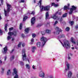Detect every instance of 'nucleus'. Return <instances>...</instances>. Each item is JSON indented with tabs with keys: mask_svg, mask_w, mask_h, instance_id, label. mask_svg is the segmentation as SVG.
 <instances>
[{
	"mask_svg": "<svg viewBox=\"0 0 78 78\" xmlns=\"http://www.w3.org/2000/svg\"><path fill=\"white\" fill-rule=\"evenodd\" d=\"M6 57H5L4 58V59H5V61H6Z\"/></svg>",
	"mask_w": 78,
	"mask_h": 78,
	"instance_id": "603ef678",
	"label": "nucleus"
},
{
	"mask_svg": "<svg viewBox=\"0 0 78 78\" xmlns=\"http://www.w3.org/2000/svg\"><path fill=\"white\" fill-rule=\"evenodd\" d=\"M71 42L73 43V44H76V42L75 41L73 40V38L72 37L71 38Z\"/></svg>",
	"mask_w": 78,
	"mask_h": 78,
	"instance_id": "2eb2a0df",
	"label": "nucleus"
},
{
	"mask_svg": "<svg viewBox=\"0 0 78 78\" xmlns=\"http://www.w3.org/2000/svg\"><path fill=\"white\" fill-rule=\"evenodd\" d=\"M69 9V7L65 6L64 7V9Z\"/></svg>",
	"mask_w": 78,
	"mask_h": 78,
	"instance_id": "c85d7f7f",
	"label": "nucleus"
},
{
	"mask_svg": "<svg viewBox=\"0 0 78 78\" xmlns=\"http://www.w3.org/2000/svg\"><path fill=\"white\" fill-rule=\"evenodd\" d=\"M11 73L10 70H9L7 72V75H11Z\"/></svg>",
	"mask_w": 78,
	"mask_h": 78,
	"instance_id": "5701e85b",
	"label": "nucleus"
},
{
	"mask_svg": "<svg viewBox=\"0 0 78 78\" xmlns=\"http://www.w3.org/2000/svg\"><path fill=\"white\" fill-rule=\"evenodd\" d=\"M44 75H45V74H44V73L42 71L40 72L39 74V76L42 77V78H44Z\"/></svg>",
	"mask_w": 78,
	"mask_h": 78,
	"instance_id": "9b49d317",
	"label": "nucleus"
},
{
	"mask_svg": "<svg viewBox=\"0 0 78 78\" xmlns=\"http://www.w3.org/2000/svg\"><path fill=\"white\" fill-rule=\"evenodd\" d=\"M22 24L21 23L20 26V30H22Z\"/></svg>",
	"mask_w": 78,
	"mask_h": 78,
	"instance_id": "bb28decb",
	"label": "nucleus"
},
{
	"mask_svg": "<svg viewBox=\"0 0 78 78\" xmlns=\"http://www.w3.org/2000/svg\"><path fill=\"white\" fill-rule=\"evenodd\" d=\"M36 34H32L33 37H36Z\"/></svg>",
	"mask_w": 78,
	"mask_h": 78,
	"instance_id": "72a5a7b5",
	"label": "nucleus"
},
{
	"mask_svg": "<svg viewBox=\"0 0 78 78\" xmlns=\"http://www.w3.org/2000/svg\"><path fill=\"white\" fill-rule=\"evenodd\" d=\"M76 29H77V28H78V25H77V26H76Z\"/></svg>",
	"mask_w": 78,
	"mask_h": 78,
	"instance_id": "3c124183",
	"label": "nucleus"
},
{
	"mask_svg": "<svg viewBox=\"0 0 78 78\" xmlns=\"http://www.w3.org/2000/svg\"><path fill=\"white\" fill-rule=\"evenodd\" d=\"M72 73L71 71H69L68 74V77H70L72 76Z\"/></svg>",
	"mask_w": 78,
	"mask_h": 78,
	"instance_id": "dca6fc26",
	"label": "nucleus"
},
{
	"mask_svg": "<svg viewBox=\"0 0 78 78\" xmlns=\"http://www.w3.org/2000/svg\"><path fill=\"white\" fill-rule=\"evenodd\" d=\"M68 59L69 60H71V57L69 56H68Z\"/></svg>",
	"mask_w": 78,
	"mask_h": 78,
	"instance_id": "c03bdc74",
	"label": "nucleus"
},
{
	"mask_svg": "<svg viewBox=\"0 0 78 78\" xmlns=\"http://www.w3.org/2000/svg\"><path fill=\"white\" fill-rule=\"evenodd\" d=\"M62 37H64V35L62 34L61 36H60L59 38H62Z\"/></svg>",
	"mask_w": 78,
	"mask_h": 78,
	"instance_id": "7c9ffc66",
	"label": "nucleus"
},
{
	"mask_svg": "<svg viewBox=\"0 0 78 78\" xmlns=\"http://www.w3.org/2000/svg\"><path fill=\"white\" fill-rule=\"evenodd\" d=\"M65 63H66V66L67 67L68 69H69V66H70V65L66 62Z\"/></svg>",
	"mask_w": 78,
	"mask_h": 78,
	"instance_id": "aec40b11",
	"label": "nucleus"
},
{
	"mask_svg": "<svg viewBox=\"0 0 78 78\" xmlns=\"http://www.w3.org/2000/svg\"><path fill=\"white\" fill-rule=\"evenodd\" d=\"M72 56V54H69V56Z\"/></svg>",
	"mask_w": 78,
	"mask_h": 78,
	"instance_id": "de8ad7c7",
	"label": "nucleus"
},
{
	"mask_svg": "<svg viewBox=\"0 0 78 78\" xmlns=\"http://www.w3.org/2000/svg\"><path fill=\"white\" fill-rule=\"evenodd\" d=\"M72 8H71L70 9V12H69V14H72L73 10H75L76 9V7H75V6L73 5L72 6Z\"/></svg>",
	"mask_w": 78,
	"mask_h": 78,
	"instance_id": "9d476101",
	"label": "nucleus"
},
{
	"mask_svg": "<svg viewBox=\"0 0 78 78\" xmlns=\"http://www.w3.org/2000/svg\"><path fill=\"white\" fill-rule=\"evenodd\" d=\"M4 51H2L3 53H6L8 51V48L7 47H5L3 48Z\"/></svg>",
	"mask_w": 78,
	"mask_h": 78,
	"instance_id": "ddd939ff",
	"label": "nucleus"
},
{
	"mask_svg": "<svg viewBox=\"0 0 78 78\" xmlns=\"http://www.w3.org/2000/svg\"><path fill=\"white\" fill-rule=\"evenodd\" d=\"M0 6H1V4H0Z\"/></svg>",
	"mask_w": 78,
	"mask_h": 78,
	"instance_id": "338daca9",
	"label": "nucleus"
},
{
	"mask_svg": "<svg viewBox=\"0 0 78 78\" xmlns=\"http://www.w3.org/2000/svg\"><path fill=\"white\" fill-rule=\"evenodd\" d=\"M0 64H2V61L1 60H0Z\"/></svg>",
	"mask_w": 78,
	"mask_h": 78,
	"instance_id": "8fccbe9b",
	"label": "nucleus"
},
{
	"mask_svg": "<svg viewBox=\"0 0 78 78\" xmlns=\"http://www.w3.org/2000/svg\"><path fill=\"white\" fill-rule=\"evenodd\" d=\"M69 23L71 24V25H73V24L74 23V22H73V21H70L69 22Z\"/></svg>",
	"mask_w": 78,
	"mask_h": 78,
	"instance_id": "393cba45",
	"label": "nucleus"
},
{
	"mask_svg": "<svg viewBox=\"0 0 78 78\" xmlns=\"http://www.w3.org/2000/svg\"><path fill=\"white\" fill-rule=\"evenodd\" d=\"M33 42H34V39L32 38L31 39V42L30 43V44H33Z\"/></svg>",
	"mask_w": 78,
	"mask_h": 78,
	"instance_id": "cd10ccee",
	"label": "nucleus"
},
{
	"mask_svg": "<svg viewBox=\"0 0 78 78\" xmlns=\"http://www.w3.org/2000/svg\"><path fill=\"white\" fill-rule=\"evenodd\" d=\"M13 73H12V75H16L14 77V78H19V75H17V73L18 72V70L16 68H14Z\"/></svg>",
	"mask_w": 78,
	"mask_h": 78,
	"instance_id": "39448f33",
	"label": "nucleus"
},
{
	"mask_svg": "<svg viewBox=\"0 0 78 78\" xmlns=\"http://www.w3.org/2000/svg\"><path fill=\"white\" fill-rule=\"evenodd\" d=\"M22 45L23 47H24V46H25V44L24 43H23V44H22Z\"/></svg>",
	"mask_w": 78,
	"mask_h": 78,
	"instance_id": "09e8293b",
	"label": "nucleus"
},
{
	"mask_svg": "<svg viewBox=\"0 0 78 78\" xmlns=\"http://www.w3.org/2000/svg\"><path fill=\"white\" fill-rule=\"evenodd\" d=\"M2 31L0 30V35H2Z\"/></svg>",
	"mask_w": 78,
	"mask_h": 78,
	"instance_id": "a18cd8bd",
	"label": "nucleus"
},
{
	"mask_svg": "<svg viewBox=\"0 0 78 78\" xmlns=\"http://www.w3.org/2000/svg\"><path fill=\"white\" fill-rule=\"evenodd\" d=\"M14 56H13L11 58V59L12 60V59H14Z\"/></svg>",
	"mask_w": 78,
	"mask_h": 78,
	"instance_id": "79ce46f5",
	"label": "nucleus"
},
{
	"mask_svg": "<svg viewBox=\"0 0 78 78\" xmlns=\"http://www.w3.org/2000/svg\"><path fill=\"white\" fill-rule=\"evenodd\" d=\"M58 6H59V5L55 4L54 7H58Z\"/></svg>",
	"mask_w": 78,
	"mask_h": 78,
	"instance_id": "58836bf2",
	"label": "nucleus"
},
{
	"mask_svg": "<svg viewBox=\"0 0 78 78\" xmlns=\"http://www.w3.org/2000/svg\"><path fill=\"white\" fill-rule=\"evenodd\" d=\"M35 14V12H32L31 13V14H33V15H34Z\"/></svg>",
	"mask_w": 78,
	"mask_h": 78,
	"instance_id": "37998d69",
	"label": "nucleus"
},
{
	"mask_svg": "<svg viewBox=\"0 0 78 78\" xmlns=\"http://www.w3.org/2000/svg\"><path fill=\"white\" fill-rule=\"evenodd\" d=\"M27 19V16H24V18H23V21H25Z\"/></svg>",
	"mask_w": 78,
	"mask_h": 78,
	"instance_id": "a878e982",
	"label": "nucleus"
},
{
	"mask_svg": "<svg viewBox=\"0 0 78 78\" xmlns=\"http://www.w3.org/2000/svg\"><path fill=\"white\" fill-rule=\"evenodd\" d=\"M47 40V38L44 37H41V41H43L42 44L41 45V47H43V46L45 45V44L46 43Z\"/></svg>",
	"mask_w": 78,
	"mask_h": 78,
	"instance_id": "423d86ee",
	"label": "nucleus"
},
{
	"mask_svg": "<svg viewBox=\"0 0 78 78\" xmlns=\"http://www.w3.org/2000/svg\"><path fill=\"white\" fill-rule=\"evenodd\" d=\"M55 5V3H52V6H54Z\"/></svg>",
	"mask_w": 78,
	"mask_h": 78,
	"instance_id": "49530a36",
	"label": "nucleus"
},
{
	"mask_svg": "<svg viewBox=\"0 0 78 78\" xmlns=\"http://www.w3.org/2000/svg\"><path fill=\"white\" fill-rule=\"evenodd\" d=\"M41 34H42V35H44V34H45V32H44L43 31H42L41 32Z\"/></svg>",
	"mask_w": 78,
	"mask_h": 78,
	"instance_id": "e433bc0d",
	"label": "nucleus"
},
{
	"mask_svg": "<svg viewBox=\"0 0 78 78\" xmlns=\"http://www.w3.org/2000/svg\"><path fill=\"white\" fill-rule=\"evenodd\" d=\"M22 63H23V62H20V63H21V64H22Z\"/></svg>",
	"mask_w": 78,
	"mask_h": 78,
	"instance_id": "680f3d73",
	"label": "nucleus"
},
{
	"mask_svg": "<svg viewBox=\"0 0 78 78\" xmlns=\"http://www.w3.org/2000/svg\"><path fill=\"white\" fill-rule=\"evenodd\" d=\"M35 18L33 17L31 20V23H32V25H33V24H34V23H35Z\"/></svg>",
	"mask_w": 78,
	"mask_h": 78,
	"instance_id": "f8f14e48",
	"label": "nucleus"
},
{
	"mask_svg": "<svg viewBox=\"0 0 78 78\" xmlns=\"http://www.w3.org/2000/svg\"><path fill=\"white\" fill-rule=\"evenodd\" d=\"M75 48H76V49H78V48L76 47H75Z\"/></svg>",
	"mask_w": 78,
	"mask_h": 78,
	"instance_id": "e2e57ef3",
	"label": "nucleus"
},
{
	"mask_svg": "<svg viewBox=\"0 0 78 78\" xmlns=\"http://www.w3.org/2000/svg\"><path fill=\"white\" fill-rule=\"evenodd\" d=\"M77 77L78 78V74H77Z\"/></svg>",
	"mask_w": 78,
	"mask_h": 78,
	"instance_id": "052dcab7",
	"label": "nucleus"
},
{
	"mask_svg": "<svg viewBox=\"0 0 78 78\" xmlns=\"http://www.w3.org/2000/svg\"><path fill=\"white\" fill-rule=\"evenodd\" d=\"M32 68L33 69H34V70H35V69H36V66L34 65L32 66Z\"/></svg>",
	"mask_w": 78,
	"mask_h": 78,
	"instance_id": "f704fd0d",
	"label": "nucleus"
},
{
	"mask_svg": "<svg viewBox=\"0 0 78 78\" xmlns=\"http://www.w3.org/2000/svg\"><path fill=\"white\" fill-rule=\"evenodd\" d=\"M25 2V0H21L20 1L21 3H24Z\"/></svg>",
	"mask_w": 78,
	"mask_h": 78,
	"instance_id": "a19ab883",
	"label": "nucleus"
},
{
	"mask_svg": "<svg viewBox=\"0 0 78 78\" xmlns=\"http://www.w3.org/2000/svg\"><path fill=\"white\" fill-rule=\"evenodd\" d=\"M48 16H49L48 14V12H46V19H48Z\"/></svg>",
	"mask_w": 78,
	"mask_h": 78,
	"instance_id": "6ab92c4d",
	"label": "nucleus"
},
{
	"mask_svg": "<svg viewBox=\"0 0 78 78\" xmlns=\"http://www.w3.org/2000/svg\"><path fill=\"white\" fill-rule=\"evenodd\" d=\"M57 0V2H58V1H59V0Z\"/></svg>",
	"mask_w": 78,
	"mask_h": 78,
	"instance_id": "69168bd1",
	"label": "nucleus"
},
{
	"mask_svg": "<svg viewBox=\"0 0 78 78\" xmlns=\"http://www.w3.org/2000/svg\"><path fill=\"white\" fill-rule=\"evenodd\" d=\"M67 13H66L65 14H63L62 16L63 17H66L67 16Z\"/></svg>",
	"mask_w": 78,
	"mask_h": 78,
	"instance_id": "c756f323",
	"label": "nucleus"
},
{
	"mask_svg": "<svg viewBox=\"0 0 78 78\" xmlns=\"http://www.w3.org/2000/svg\"><path fill=\"white\" fill-rule=\"evenodd\" d=\"M22 59L23 61H28L29 63H30V59L27 58L26 57H27V55H26V54L25 53V49H23L22 51Z\"/></svg>",
	"mask_w": 78,
	"mask_h": 78,
	"instance_id": "f03ea898",
	"label": "nucleus"
},
{
	"mask_svg": "<svg viewBox=\"0 0 78 78\" xmlns=\"http://www.w3.org/2000/svg\"><path fill=\"white\" fill-rule=\"evenodd\" d=\"M51 32V31L50 30H46V33H50Z\"/></svg>",
	"mask_w": 78,
	"mask_h": 78,
	"instance_id": "412c9836",
	"label": "nucleus"
},
{
	"mask_svg": "<svg viewBox=\"0 0 78 78\" xmlns=\"http://www.w3.org/2000/svg\"><path fill=\"white\" fill-rule=\"evenodd\" d=\"M29 30H30V28H27L25 29V33L27 34V33H28V31H29Z\"/></svg>",
	"mask_w": 78,
	"mask_h": 78,
	"instance_id": "f3484780",
	"label": "nucleus"
},
{
	"mask_svg": "<svg viewBox=\"0 0 78 78\" xmlns=\"http://www.w3.org/2000/svg\"><path fill=\"white\" fill-rule=\"evenodd\" d=\"M2 19V17H1V15H0V20Z\"/></svg>",
	"mask_w": 78,
	"mask_h": 78,
	"instance_id": "6e6d98bb",
	"label": "nucleus"
},
{
	"mask_svg": "<svg viewBox=\"0 0 78 78\" xmlns=\"http://www.w3.org/2000/svg\"><path fill=\"white\" fill-rule=\"evenodd\" d=\"M9 36H8L7 37V39L8 40H10L11 39V35H14V36H16V31H15L14 33L11 32H9L8 33Z\"/></svg>",
	"mask_w": 78,
	"mask_h": 78,
	"instance_id": "0eeeda50",
	"label": "nucleus"
},
{
	"mask_svg": "<svg viewBox=\"0 0 78 78\" xmlns=\"http://www.w3.org/2000/svg\"><path fill=\"white\" fill-rule=\"evenodd\" d=\"M22 37H24V35L22 34Z\"/></svg>",
	"mask_w": 78,
	"mask_h": 78,
	"instance_id": "4d7b16f0",
	"label": "nucleus"
},
{
	"mask_svg": "<svg viewBox=\"0 0 78 78\" xmlns=\"http://www.w3.org/2000/svg\"><path fill=\"white\" fill-rule=\"evenodd\" d=\"M41 25H38L37 26V27H41Z\"/></svg>",
	"mask_w": 78,
	"mask_h": 78,
	"instance_id": "5fc2aeb1",
	"label": "nucleus"
},
{
	"mask_svg": "<svg viewBox=\"0 0 78 78\" xmlns=\"http://www.w3.org/2000/svg\"><path fill=\"white\" fill-rule=\"evenodd\" d=\"M71 48H72V49L73 50V49H74V48L73 47Z\"/></svg>",
	"mask_w": 78,
	"mask_h": 78,
	"instance_id": "864d4df0",
	"label": "nucleus"
},
{
	"mask_svg": "<svg viewBox=\"0 0 78 78\" xmlns=\"http://www.w3.org/2000/svg\"><path fill=\"white\" fill-rule=\"evenodd\" d=\"M7 27H8V24H5V29L6 31H7Z\"/></svg>",
	"mask_w": 78,
	"mask_h": 78,
	"instance_id": "b1692460",
	"label": "nucleus"
},
{
	"mask_svg": "<svg viewBox=\"0 0 78 78\" xmlns=\"http://www.w3.org/2000/svg\"><path fill=\"white\" fill-rule=\"evenodd\" d=\"M21 44H22V42H20L19 44L18 45V47H20V46H21Z\"/></svg>",
	"mask_w": 78,
	"mask_h": 78,
	"instance_id": "2f4dec72",
	"label": "nucleus"
},
{
	"mask_svg": "<svg viewBox=\"0 0 78 78\" xmlns=\"http://www.w3.org/2000/svg\"><path fill=\"white\" fill-rule=\"evenodd\" d=\"M68 7H69V6H70V4H68Z\"/></svg>",
	"mask_w": 78,
	"mask_h": 78,
	"instance_id": "bf43d9fd",
	"label": "nucleus"
},
{
	"mask_svg": "<svg viewBox=\"0 0 78 78\" xmlns=\"http://www.w3.org/2000/svg\"><path fill=\"white\" fill-rule=\"evenodd\" d=\"M55 32H54V34H59V32H61L62 30L60 29L58 27H56L55 28Z\"/></svg>",
	"mask_w": 78,
	"mask_h": 78,
	"instance_id": "6e6552de",
	"label": "nucleus"
},
{
	"mask_svg": "<svg viewBox=\"0 0 78 78\" xmlns=\"http://www.w3.org/2000/svg\"><path fill=\"white\" fill-rule=\"evenodd\" d=\"M62 44V45L63 47L66 48H69L70 47V45L69 42V41L67 40H65L63 43L64 44H62V43L61 42Z\"/></svg>",
	"mask_w": 78,
	"mask_h": 78,
	"instance_id": "7ed1b4c3",
	"label": "nucleus"
},
{
	"mask_svg": "<svg viewBox=\"0 0 78 78\" xmlns=\"http://www.w3.org/2000/svg\"><path fill=\"white\" fill-rule=\"evenodd\" d=\"M42 0H40L39 2L38 3V5L40 6V7L41 9V11H49L50 10V5H48L47 6H41V3Z\"/></svg>",
	"mask_w": 78,
	"mask_h": 78,
	"instance_id": "f257e3e1",
	"label": "nucleus"
},
{
	"mask_svg": "<svg viewBox=\"0 0 78 78\" xmlns=\"http://www.w3.org/2000/svg\"><path fill=\"white\" fill-rule=\"evenodd\" d=\"M14 38H12V41H14Z\"/></svg>",
	"mask_w": 78,
	"mask_h": 78,
	"instance_id": "13d9d810",
	"label": "nucleus"
},
{
	"mask_svg": "<svg viewBox=\"0 0 78 78\" xmlns=\"http://www.w3.org/2000/svg\"><path fill=\"white\" fill-rule=\"evenodd\" d=\"M37 46L38 47H39L41 46V43L40 42H38L37 44Z\"/></svg>",
	"mask_w": 78,
	"mask_h": 78,
	"instance_id": "4be33fe9",
	"label": "nucleus"
},
{
	"mask_svg": "<svg viewBox=\"0 0 78 78\" xmlns=\"http://www.w3.org/2000/svg\"><path fill=\"white\" fill-rule=\"evenodd\" d=\"M58 23V21H56L54 23V25H56V24H57V23Z\"/></svg>",
	"mask_w": 78,
	"mask_h": 78,
	"instance_id": "473e14b6",
	"label": "nucleus"
},
{
	"mask_svg": "<svg viewBox=\"0 0 78 78\" xmlns=\"http://www.w3.org/2000/svg\"><path fill=\"white\" fill-rule=\"evenodd\" d=\"M26 67L27 69H28V70L30 69V65L29 64H26Z\"/></svg>",
	"mask_w": 78,
	"mask_h": 78,
	"instance_id": "4468645a",
	"label": "nucleus"
},
{
	"mask_svg": "<svg viewBox=\"0 0 78 78\" xmlns=\"http://www.w3.org/2000/svg\"><path fill=\"white\" fill-rule=\"evenodd\" d=\"M56 14H57V13H55L53 15V16H52V18L53 19H56L57 20H59L61 22L62 20V19L61 18H60L59 19H58L57 16H56Z\"/></svg>",
	"mask_w": 78,
	"mask_h": 78,
	"instance_id": "1a4fd4ad",
	"label": "nucleus"
},
{
	"mask_svg": "<svg viewBox=\"0 0 78 78\" xmlns=\"http://www.w3.org/2000/svg\"><path fill=\"white\" fill-rule=\"evenodd\" d=\"M13 51V50H12V51Z\"/></svg>",
	"mask_w": 78,
	"mask_h": 78,
	"instance_id": "774afa93",
	"label": "nucleus"
},
{
	"mask_svg": "<svg viewBox=\"0 0 78 78\" xmlns=\"http://www.w3.org/2000/svg\"><path fill=\"white\" fill-rule=\"evenodd\" d=\"M12 30H13V28L12 27L9 28V31H12Z\"/></svg>",
	"mask_w": 78,
	"mask_h": 78,
	"instance_id": "ea45409f",
	"label": "nucleus"
},
{
	"mask_svg": "<svg viewBox=\"0 0 78 78\" xmlns=\"http://www.w3.org/2000/svg\"><path fill=\"white\" fill-rule=\"evenodd\" d=\"M34 3H36V1H34Z\"/></svg>",
	"mask_w": 78,
	"mask_h": 78,
	"instance_id": "0e129e2a",
	"label": "nucleus"
},
{
	"mask_svg": "<svg viewBox=\"0 0 78 78\" xmlns=\"http://www.w3.org/2000/svg\"><path fill=\"white\" fill-rule=\"evenodd\" d=\"M2 72H4V70H5V69L4 68H2L1 69Z\"/></svg>",
	"mask_w": 78,
	"mask_h": 78,
	"instance_id": "4c0bfd02",
	"label": "nucleus"
},
{
	"mask_svg": "<svg viewBox=\"0 0 78 78\" xmlns=\"http://www.w3.org/2000/svg\"><path fill=\"white\" fill-rule=\"evenodd\" d=\"M66 30L67 31H69V27H67L66 28Z\"/></svg>",
	"mask_w": 78,
	"mask_h": 78,
	"instance_id": "c9c22d12",
	"label": "nucleus"
},
{
	"mask_svg": "<svg viewBox=\"0 0 78 78\" xmlns=\"http://www.w3.org/2000/svg\"><path fill=\"white\" fill-rule=\"evenodd\" d=\"M7 11L5 10V9H4V14L5 16H8V12H9L10 11V8L11 7V5L8 4H7Z\"/></svg>",
	"mask_w": 78,
	"mask_h": 78,
	"instance_id": "20e7f679",
	"label": "nucleus"
},
{
	"mask_svg": "<svg viewBox=\"0 0 78 78\" xmlns=\"http://www.w3.org/2000/svg\"><path fill=\"white\" fill-rule=\"evenodd\" d=\"M36 49V48L35 47H33L32 48V51L33 53L34 52V50Z\"/></svg>",
	"mask_w": 78,
	"mask_h": 78,
	"instance_id": "a211bd4d",
	"label": "nucleus"
}]
</instances>
